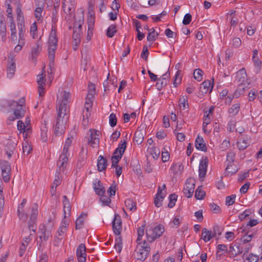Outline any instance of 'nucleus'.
Segmentation results:
<instances>
[{
	"mask_svg": "<svg viewBox=\"0 0 262 262\" xmlns=\"http://www.w3.org/2000/svg\"><path fill=\"white\" fill-rule=\"evenodd\" d=\"M58 39L56 31L52 26V29L49 35L48 40V58L49 60V66L51 70V73L54 68L55 54L57 49Z\"/></svg>",
	"mask_w": 262,
	"mask_h": 262,
	"instance_id": "obj_1",
	"label": "nucleus"
},
{
	"mask_svg": "<svg viewBox=\"0 0 262 262\" xmlns=\"http://www.w3.org/2000/svg\"><path fill=\"white\" fill-rule=\"evenodd\" d=\"M137 244L135 254L137 259L144 261L150 252V246L145 241Z\"/></svg>",
	"mask_w": 262,
	"mask_h": 262,
	"instance_id": "obj_2",
	"label": "nucleus"
},
{
	"mask_svg": "<svg viewBox=\"0 0 262 262\" xmlns=\"http://www.w3.org/2000/svg\"><path fill=\"white\" fill-rule=\"evenodd\" d=\"M165 231L163 226L159 225L154 229H146V235L148 241L152 243L162 236Z\"/></svg>",
	"mask_w": 262,
	"mask_h": 262,
	"instance_id": "obj_3",
	"label": "nucleus"
},
{
	"mask_svg": "<svg viewBox=\"0 0 262 262\" xmlns=\"http://www.w3.org/2000/svg\"><path fill=\"white\" fill-rule=\"evenodd\" d=\"M31 209V214L28 221V228L30 231L35 232L36 229V222L38 215V205L36 203H34Z\"/></svg>",
	"mask_w": 262,
	"mask_h": 262,
	"instance_id": "obj_4",
	"label": "nucleus"
},
{
	"mask_svg": "<svg viewBox=\"0 0 262 262\" xmlns=\"http://www.w3.org/2000/svg\"><path fill=\"white\" fill-rule=\"evenodd\" d=\"M70 94L69 92L67 91L63 92L62 99L59 104L58 108H57V111L63 112V116L62 118L67 116V112H68L67 104L70 102Z\"/></svg>",
	"mask_w": 262,
	"mask_h": 262,
	"instance_id": "obj_5",
	"label": "nucleus"
},
{
	"mask_svg": "<svg viewBox=\"0 0 262 262\" xmlns=\"http://www.w3.org/2000/svg\"><path fill=\"white\" fill-rule=\"evenodd\" d=\"M194 187V180L191 178L187 179L183 189V192L186 197L189 198L192 196Z\"/></svg>",
	"mask_w": 262,
	"mask_h": 262,
	"instance_id": "obj_6",
	"label": "nucleus"
},
{
	"mask_svg": "<svg viewBox=\"0 0 262 262\" xmlns=\"http://www.w3.org/2000/svg\"><path fill=\"white\" fill-rule=\"evenodd\" d=\"M122 221L118 214H115L112 222V228L114 233L116 235H119L122 231Z\"/></svg>",
	"mask_w": 262,
	"mask_h": 262,
	"instance_id": "obj_7",
	"label": "nucleus"
},
{
	"mask_svg": "<svg viewBox=\"0 0 262 262\" xmlns=\"http://www.w3.org/2000/svg\"><path fill=\"white\" fill-rule=\"evenodd\" d=\"M15 106L16 108L13 110V114L15 116V118L20 119L23 118L25 114V108L23 107L22 104H19L16 101H13L10 104V106Z\"/></svg>",
	"mask_w": 262,
	"mask_h": 262,
	"instance_id": "obj_8",
	"label": "nucleus"
},
{
	"mask_svg": "<svg viewBox=\"0 0 262 262\" xmlns=\"http://www.w3.org/2000/svg\"><path fill=\"white\" fill-rule=\"evenodd\" d=\"M90 138L89 139V143L93 147L98 146L99 143V132L96 129H90Z\"/></svg>",
	"mask_w": 262,
	"mask_h": 262,
	"instance_id": "obj_9",
	"label": "nucleus"
},
{
	"mask_svg": "<svg viewBox=\"0 0 262 262\" xmlns=\"http://www.w3.org/2000/svg\"><path fill=\"white\" fill-rule=\"evenodd\" d=\"M76 255L79 262L86 261V248L83 244H80L76 250Z\"/></svg>",
	"mask_w": 262,
	"mask_h": 262,
	"instance_id": "obj_10",
	"label": "nucleus"
},
{
	"mask_svg": "<svg viewBox=\"0 0 262 262\" xmlns=\"http://www.w3.org/2000/svg\"><path fill=\"white\" fill-rule=\"evenodd\" d=\"M17 143L15 141L9 140L5 145V150L9 159H10L15 149Z\"/></svg>",
	"mask_w": 262,
	"mask_h": 262,
	"instance_id": "obj_11",
	"label": "nucleus"
},
{
	"mask_svg": "<svg viewBox=\"0 0 262 262\" xmlns=\"http://www.w3.org/2000/svg\"><path fill=\"white\" fill-rule=\"evenodd\" d=\"M15 63L14 57L12 56H9L8 61L7 65V76L9 78H11L14 75L15 72Z\"/></svg>",
	"mask_w": 262,
	"mask_h": 262,
	"instance_id": "obj_12",
	"label": "nucleus"
},
{
	"mask_svg": "<svg viewBox=\"0 0 262 262\" xmlns=\"http://www.w3.org/2000/svg\"><path fill=\"white\" fill-rule=\"evenodd\" d=\"M45 75L42 73L39 74L38 75L37 78V83L38 85V91L39 96L41 97L44 95L45 91H44V85H45V82L46 81V78H45Z\"/></svg>",
	"mask_w": 262,
	"mask_h": 262,
	"instance_id": "obj_13",
	"label": "nucleus"
},
{
	"mask_svg": "<svg viewBox=\"0 0 262 262\" xmlns=\"http://www.w3.org/2000/svg\"><path fill=\"white\" fill-rule=\"evenodd\" d=\"M160 63L162 64V67L160 69V73H162V70L164 69L165 70L167 69V71L160 78L163 79H167L170 77V72H169V65L168 64V61L167 58L161 59Z\"/></svg>",
	"mask_w": 262,
	"mask_h": 262,
	"instance_id": "obj_14",
	"label": "nucleus"
},
{
	"mask_svg": "<svg viewBox=\"0 0 262 262\" xmlns=\"http://www.w3.org/2000/svg\"><path fill=\"white\" fill-rule=\"evenodd\" d=\"M93 188L95 193L99 196H102L105 193V188L100 180H95V183H93Z\"/></svg>",
	"mask_w": 262,
	"mask_h": 262,
	"instance_id": "obj_15",
	"label": "nucleus"
},
{
	"mask_svg": "<svg viewBox=\"0 0 262 262\" xmlns=\"http://www.w3.org/2000/svg\"><path fill=\"white\" fill-rule=\"evenodd\" d=\"M212 81H214V78L212 79ZM213 86V82L212 83L210 81L207 80H205L202 84L200 86V91L203 94H206L208 91L211 92L212 90Z\"/></svg>",
	"mask_w": 262,
	"mask_h": 262,
	"instance_id": "obj_16",
	"label": "nucleus"
},
{
	"mask_svg": "<svg viewBox=\"0 0 262 262\" xmlns=\"http://www.w3.org/2000/svg\"><path fill=\"white\" fill-rule=\"evenodd\" d=\"M208 164V159L206 157L205 159H202L199 165V177L200 178H203L205 177L207 167Z\"/></svg>",
	"mask_w": 262,
	"mask_h": 262,
	"instance_id": "obj_17",
	"label": "nucleus"
},
{
	"mask_svg": "<svg viewBox=\"0 0 262 262\" xmlns=\"http://www.w3.org/2000/svg\"><path fill=\"white\" fill-rule=\"evenodd\" d=\"M73 49L74 50H77L81 42V34L80 32H78L76 30H74L73 33Z\"/></svg>",
	"mask_w": 262,
	"mask_h": 262,
	"instance_id": "obj_18",
	"label": "nucleus"
},
{
	"mask_svg": "<svg viewBox=\"0 0 262 262\" xmlns=\"http://www.w3.org/2000/svg\"><path fill=\"white\" fill-rule=\"evenodd\" d=\"M125 137L126 139H124L123 142L121 141L122 143H120L118 145V147L114 150L113 155H121L122 157L126 148L127 135H126Z\"/></svg>",
	"mask_w": 262,
	"mask_h": 262,
	"instance_id": "obj_19",
	"label": "nucleus"
},
{
	"mask_svg": "<svg viewBox=\"0 0 262 262\" xmlns=\"http://www.w3.org/2000/svg\"><path fill=\"white\" fill-rule=\"evenodd\" d=\"M79 15L78 18H77V16H75L74 29L81 32V27L84 21V17L82 13H80Z\"/></svg>",
	"mask_w": 262,
	"mask_h": 262,
	"instance_id": "obj_20",
	"label": "nucleus"
},
{
	"mask_svg": "<svg viewBox=\"0 0 262 262\" xmlns=\"http://www.w3.org/2000/svg\"><path fill=\"white\" fill-rule=\"evenodd\" d=\"M250 144V140L247 137H241L238 139L237 146L239 150H244Z\"/></svg>",
	"mask_w": 262,
	"mask_h": 262,
	"instance_id": "obj_21",
	"label": "nucleus"
},
{
	"mask_svg": "<svg viewBox=\"0 0 262 262\" xmlns=\"http://www.w3.org/2000/svg\"><path fill=\"white\" fill-rule=\"evenodd\" d=\"M195 146L198 150H201L203 151H207V147L203 138L199 136H198L195 139Z\"/></svg>",
	"mask_w": 262,
	"mask_h": 262,
	"instance_id": "obj_22",
	"label": "nucleus"
},
{
	"mask_svg": "<svg viewBox=\"0 0 262 262\" xmlns=\"http://www.w3.org/2000/svg\"><path fill=\"white\" fill-rule=\"evenodd\" d=\"M230 249V251L232 252V254L235 256L239 255L243 252V247H241V244L238 243L231 244Z\"/></svg>",
	"mask_w": 262,
	"mask_h": 262,
	"instance_id": "obj_23",
	"label": "nucleus"
},
{
	"mask_svg": "<svg viewBox=\"0 0 262 262\" xmlns=\"http://www.w3.org/2000/svg\"><path fill=\"white\" fill-rule=\"evenodd\" d=\"M107 166V160L100 155L99 156L97 162V170L98 171H102L106 169Z\"/></svg>",
	"mask_w": 262,
	"mask_h": 262,
	"instance_id": "obj_24",
	"label": "nucleus"
},
{
	"mask_svg": "<svg viewBox=\"0 0 262 262\" xmlns=\"http://www.w3.org/2000/svg\"><path fill=\"white\" fill-rule=\"evenodd\" d=\"M145 131L142 129H137L135 133L134 139L138 144H140L142 143L144 137Z\"/></svg>",
	"mask_w": 262,
	"mask_h": 262,
	"instance_id": "obj_25",
	"label": "nucleus"
},
{
	"mask_svg": "<svg viewBox=\"0 0 262 262\" xmlns=\"http://www.w3.org/2000/svg\"><path fill=\"white\" fill-rule=\"evenodd\" d=\"M88 214L85 213H81L76 221V229H80L84 222L85 219H86Z\"/></svg>",
	"mask_w": 262,
	"mask_h": 262,
	"instance_id": "obj_26",
	"label": "nucleus"
},
{
	"mask_svg": "<svg viewBox=\"0 0 262 262\" xmlns=\"http://www.w3.org/2000/svg\"><path fill=\"white\" fill-rule=\"evenodd\" d=\"M41 46L42 43L40 38L39 40L37 41L36 47L33 48L32 49L31 55L32 59H33L38 55L39 53H40L41 50Z\"/></svg>",
	"mask_w": 262,
	"mask_h": 262,
	"instance_id": "obj_27",
	"label": "nucleus"
},
{
	"mask_svg": "<svg viewBox=\"0 0 262 262\" xmlns=\"http://www.w3.org/2000/svg\"><path fill=\"white\" fill-rule=\"evenodd\" d=\"M38 233L40 234L39 238L40 239H43V240L46 241H47L51 236V232L49 231H46L44 225H42V228L40 227Z\"/></svg>",
	"mask_w": 262,
	"mask_h": 262,
	"instance_id": "obj_28",
	"label": "nucleus"
},
{
	"mask_svg": "<svg viewBox=\"0 0 262 262\" xmlns=\"http://www.w3.org/2000/svg\"><path fill=\"white\" fill-rule=\"evenodd\" d=\"M214 236L211 231L207 230L206 228L202 229V238L205 242H208Z\"/></svg>",
	"mask_w": 262,
	"mask_h": 262,
	"instance_id": "obj_29",
	"label": "nucleus"
},
{
	"mask_svg": "<svg viewBox=\"0 0 262 262\" xmlns=\"http://www.w3.org/2000/svg\"><path fill=\"white\" fill-rule=\"evenodd\" d=\"M68 161V158L67 155L63 154L60 155L57 162V165L59 166L60 170H61V168H62V170H63L64 168L66 166Z\"/></svg>",
	"mask_w": 262,
	"mask_h": 262,
	"instance_id": "obj_30",
	"label": "nucleus"
},
{
	"mask_svg": "<svg viewBox=\"0 0 262 262\" xmlns=\"http://www.w3.org/2000/svg\"><path fill=\"white\" fill-rule=\"evenodd\" d=\"M64 218L67 217V214L70 215L71 206L69 201H63Z\"/></svg>",
	"mask_w": 262,
	"mask_h": 262,
	"instance_id": "obj_31",
	"label": "nucleus"
},
{
	"mask_svg": "<svg viewBox=\"0 0 262 262\" xmlns=\"http://www.w3.org/2000/svg\"><path fill=\"white\" fill-rule=\"evenodd\" d=\"M63 116V113L62 112H59L57 111V116L56 120V124L55 126H59L60 127V126H64L63 124V119L64 118H62Z\"/></svg>",
	"mask_w": 262,
	"mask_h": 262,
	"instance_id": "obj_32",
	"label": "nucleus"
},
{
	"mask_svg": "<svg viewBox=\"0 0 262 262\" xmlns=\"http://www.w3.org/2000/svg\"><path fill=\"white\" fill-rule=\"evenodd\" d=\"M125 205L130 211H135L137 209L136 202L130 199H127L125 201Z\"/></svg>",
	"mask_w": 262,
	"mask_h": 262,
	"instance_id": "obj_33",
	"label": "nucleus"
},
{
	"mask_svg": "<svg viewBox=\"0 0 262 262\" xmlns=\"http://www.w3.org/2000/svg\"><path fill=\"white\" fill-rule=\"evenodd\" d=\"M238 168L233 163L228 164L226 168V171L227 173L232 175L235 174L238 171Z\"/></svg>",
	"mask_w": 262,
	"mask_h": 262,
	"instance_id": "obj_34",
	"label": "nucleus"
},
{
	"mask_svg": "<svg viewBox=\"0 0 262 262\" xmlns=\"http://www.w3.org/2000/svg\"><path fill=\"white\" fill-rule=\"evenodd\" d=\"M116 25H111L107 29L106 35L108 37H113L115 34L117 32V30L116 29Z\"/></svg>",
	"mask_w": 262,
	"mask_h": 262,
	"instance_id": "obj_35",
	"label": "nucleus"
},
{
	"mask_svg": "<svg viewBox=\"0 0 262 262\" xmlns=\"http://www.w3.org/2000/svg\"><path fill=\"white\" fill-rule=\"evenodd\" d=\"M240 109V104L238 103L234 104L228 110L229 114L233 116L237 115Z\"/></svg>",
	"mask_w": 262,
	"mask_h": 262,
	"instance_id": "obj_36",
	"label": "nucleus"
},
{
	"mask_svg": "<svg viewBox=\"0 0 262 262\" xmlns=\"http://www.w3.org/2000/svg\"><path fill=\"white\" fill-rule=\"evenodd\" d=\"M201 187L199 186L195 190V198L197 200H202L206 194L205 192L202 189Z\"/></svg>",
	"mask_w": 262,
	"mask_h": 262,
	"instance_id": "obj_37",
	"label": "nucleus"
},
{
	"mask_svg": "<svg viewBox=\"0 0 262 262\" xmlns=\"http://www.w3.org/2000/svg\"><path fill=\"white\" fill-rule=\"evenodd\" d=\"M177 198L178 195L175 193H172L169 195L168 199L169 200V203L168 204V207L169 208H172L174 207L177 200Z\"/></svg>",
	"mask_w": 262,
	"mask_h": 262,
	"instance_id": "obj_38",
	"label": "nucleus"
},
{
	"mask_svg": "<svg viewBox=\"0 0 262 262\" xmlns=\"http://www.w3.org/2000/svg\"><path fill=\"white\" fill-rule=\"evenodd\" d=\"M1 168L2 172H5L7 171H11V168L9 163L7 161H4L1 162Z\"/></svg>",
	"mask_w": 262,
	"mask_h": 262,
	"instance_id": "obj_39",
	"label": "nucleus"
},
{
	"mask_svg": "<svg viewBox=\"0 0 262 262\" xmlns=\"http://www.w3.org/2000/svg\"><path fill=\"white\" fill-rule=\"evenodd\" d=\"M116 243L114 246L116 250L120 253L122 248V238L121 236L118 237V238H116Z\"/></svg>",
	"mask_w": 262,
	"mask_h": 262,
	"instance_id": "obj_40",
	"label": "nucleus"
},
{
	"mask_svg": "<svg viewBox=\"0 0 262 262\" xmlns=\"http://www.w3.org/2000/svg\"><path fill=\"white\" fill-rule=\"evenodd\" d=\"M144 227H145V226L143 225L141 227L138 228V229L137 230L138 237H137V239L136 240V243H141L142 242H141L142 238V237H143V236L144 235Z\"/></svg>",
	"mask_w": 262,
	"mask_h": 262,
	"instance_id": "obj_41",
	"label": "nucleus"
},
{
	"mask_svg": "<svg viewBox=\"0 0 262 262\" xmlns=\"http://www.w3.org/2000/svg\"><path fill=\"white\" fill-rule=\"evenodd\" d=\"M17 215L19 220L26 222L28 219V214L25 212L24 209L20 208L17 209Z\"/></svg>",
	"mask_w": 262,
	"mask_h": 262,
	"instance_id": "obj_42",
	"label": "nucleus"
},
{
	"mask_svg": "<svg viewBox=\"0 0 262 262\" xmlns=\"http://www.w3.org/2000/svg\"><path fill=\"white\" fill-rule=\"evenodd\" d=\"M253 236L252 233L250 234L249 232H247L242 237H241V241L243 244L247 243L251 241Z\"/></svg>",
	"mask_w": 262,
	"mask_h": 262,
	"instance_id": "obj_43",
	"label": "nucleus"
},
{
	"mask_svg": "<svg viewBox=\"0 0 262 262\" xmlns=\"http://www.w3.org/2000/svg\"><path fill=\"white\" fill-rule=\"evenodd\" d=\"M203 71L200 69H196L194 71L193 77L194 78L198 81H200L203 79Z\"/></svg>",
	"mask_w": 262,
	"mask_h": 262,
	"instance_id": "obj_44",
	"label": "nucleus"
},
{
	"mask_svg": "<svg viewBox=\"0 0 262 262\" xmlns=\"http://www.w3.org/2000/svg\"><path fill=\"white\" fill-rule=\"evenodd\" d=\"M95 93V86L94 84L91 83L88 85V94L87 97L89 99L93 97Z\"/></svg>",
	"mask_w": 262,
	"mask_h": 262,
	"instance_id": "obj_45",
	"label": "nucleus"
},
{
	"mask_svg": "<svg viewBox=\"0 0 262 262\" xmlns=\"http://www.w3.org/2000/svg\"><path fill=\"white\" fill-rule=\"evenodd\" d=\"M122 156L121 155H113L112 157V167L115 168V167L118 166V164L122 158Z\"/></svg>",
	"mask_w": 262,
	"mask_h": 262,
	"instance_id": "obj_46",
	"label": "nucleus"
},
{
	"mask_svg": "<svg viewBox=\"0 0 262 262\" xmlns=\"http://www.w3.org/2000/svg\"><path fill=\"white\" fill-rule=\"evenodd\" d=\"M68 2L67 0H63L62 3V8L64 12L67 14H70L71 12L72 9L73 8V6L67 5Z\"/></svg>",
	"mask_w": 262,
	"mask_h": 262,
	"instance_id": "obj_47",
	"label": "nucleus"
},
{
	"mask_svg": "<svg viewBox=\"0 0 262 262\" xmlns=\"http://www.w3.org/2000/svg\"><path fill=\"white\" fill-rule=\"evenodd\" d=\"M253 60L254 62L255 66L257 67H259L261 64V61L258 59V51L257 50H254L253 51V56H252Z\"/></svg>",
	"mask_w": 262,
	"mask_h": 262,
	"instance_id": "obj_48",
	"label": "nucleus"
},
{
	"mask_svg": "<svg viewBox=\"0 0 262 262\" xmlns=\"http://www.w3.org/2000/svg\"><path fill=\"white\" fill-rule=\"evenodd\" d=\"M158 34L156 33L155 30L153 29V31L149 32L147 36V40L149 41L154 42L156 40V38Z\"/></svg>",
	"mask_w": 262,
	"mask_h": 262,
	"instance_id": "obj_49",
	"label": "nucleus"
},
{
	"mask_svg": "<svg viewBox=\"0 0 262 262\" xmlns=\"http://www.w3.org/2000/svg\"><path fill=\"white\" fill-rule=\"evenodd\" d=\"M117 123V119L116 115L114 113H112L109 116V123L111 127H114L116 125Z\"/></svg>",
	"mask_w": 262,
	"mask_h": 262,
	"instance_id": "obj_50",
	"label": "nucleus"
},
{
	"mask_svg": "<svg viewBox=\"0 0 262 262\" xmlns=\"http://www.w3.org/2000/svg\"><path fill=\"white\" fill-rule=\"evenodd\" d=\"M117 185L115 183V182H114L111 186L107 190V193L109 194L110 197H111L112 196H114L116 193V191L117 190L116 188Z\"/></svg>",
	"mask_w": 262,
	"mask_h": 262,
	"instance_id": "obj_51",
	"label": "nucleus"
},
{
	"mask_svg": "<svg viewBox=\"0 0 262 262\" xmlns=\"http://www.w3.org/2000/svg\"><path fill=\"white\" fill-rule=\"evenodd\" d=\"M187 98L186 97H183L181 98L179 100L180 102V107L181 108H183V110L186 109L188 107V103L187 102Z\"/></svg>",
	"mask_w": 262,
	"mask_h": 262,
	"instance_id": "obj_52",
	"label": "nucleus"
},
{
	"mask_svg": "<svg viewBox=\"0 0 262 262\" xmlns=\"http://www.w3.org/2000/svg\"><path fill=\"white\" fill-rule=\"evenodd\" d=\"M17 26L19 31V35L24 34L26 31L24 20H21V22H18Z\"/></svg>",
	"mask_w": 262,
	"mask_h": 262,
	"instance_id": "obj_53",
	"label": "nucleus"
},
{
	"mask_svg": "<svg viewBox=\"0 0 262 262\" xmlns=\"http://www.w3.org/2000/svg\"><path fill=\"white\" fill-rule=\"evenodd\" d=\"M235 194H232L231 195L227 196L226 198V204L228 206H230L233 204L235 202Z\"/></svg>",
	"mask_w": 262,
	"mask_h": 262,
	"instance_id": "obj_54",
	"label": "nucleus"
},
{
	"mask_svg": "<svg viewBox=\"0 0 262 262\" xmlns=\"http://www.w3.org/2000/svg\"><path fill=\"white\" fill-rule=\"evenodd\" d=\"M221 251H224L225 252H228L227 246L225 245L220 244L217 247V252L216 255H221L222 253H220Z\"/></svg>",
	"mask_w": 262,
	"mask_h": 262,
	"instance_id": "obj_55",
	"label": "nucleus"
},
{
	"mask_svg": "<svg viewBox=\"0 0 262 262\" xmlns=\"http://www.w3.org/2000/svg\"><path fill=\"white\" fill-rule=\"evenodd\" d=\"M235 154L234 152L229 151L227 154V161L228 164L233 163L235 159Z\"/></svg>",
	"mask_w": 262,
	"mask_h": 262,
	"instance_id": "obj_56",
	"label": "nucleus"
},
{
	"mask_svg": "<svg viewBox=\"0 0 262 262\" xmlns=\"http://www.w3.org/2000/svg\"><path fill=\"white\" fill-rule=\"evenodd\" d=\"M182 166L181 164H173L171 167V169L173 173L174 174H177L178 173V170H179L180 172L182 170Z\"/></svg>",
	"mask_w": 262,
	"mask_h": 262,
	"instance_id": "obj_57",
	"label": "nucleus"
},
{
	"mask_svg": "<svg viewBox=\"0 0 262 262\" xmlns=\"http://www.w3.org/2000/svg\"><path fill=\"white\" fill-rule=\"evenodd\" d=\"M91 107V104L86 101L85 102L84 108L85 109L86 113L85 115H83V121H84L85 119H88L89 116L90 115L89 113V107Z\"/></svg>",
	"mask_w": 262,
	"mask_h": 262,
	"instance_id": "obj_58",
	"label": "nucleus"
},
{
	"mask_svg": "<svg viewBox=\"0 0 262 262\" xmlns=\"http://www.w3.org/2000/svg\"><path fill=\"white\" fill-rule=\"evenodd\" d=\"M246 259L248 260V262H257L259 259V257L251 253L249 254Z\"/></svg>",
	"mask_w": 262,
	"mask_h": 262,
	"instance_id": "obj_59",
	"label": "nucleus"
},
{
	"mask_svg": "<svg viewBox=\"0 0 262 262\" xmlns=\"http://www.w3.org/2000/svg\"><path fill=\"white\" fill-rule=\"evenodd\" d=\"M17 129L20 131V133H23V135L25 136L26 125H25V123L21 120L17 121Z\"/></svg>",
	"mask_w": 262,
	"mask_h": 262,
	"instance_id": "obj_60",
	"label": "nucleus"
},
{
	"mask_svg": "<svg viewBox=\"0 0 262 262\" xmlns=\"http://www.w3.org/2000/svg\"><path fill=\"white\" fill-rule=\"evenodd\" d=\"M164 198V195L156 196L155 201L154 204L157 207H160L162 206V202Z\"/></svg>",
	"mask_w": 262,
	"mask_h": 262,
	"instance_id": "obj_61",
	"label": "nucleus"
},
{
	"mask_svg": "<svg viewBox=\"0 0 262 262\" xmlns=\"http://www.w3.org/2000/svg\"><path fill=\"white\" fill-rule=\"evenodd\" d=\"M149 54V52L148 51L147 47L146 46H144L143 47L142 52L141 54V57L143 58L145 61L147 60L148 56Z\"/></svg>",
	"mask_w": 262,
	"mask_h": 262,
	"instance_id": "obj_62",
	"label": "nucleus"
},
{
	"mask_svg": "<svg viewBox=\"0 0 262 262\" xmlns=\"http://www.w3.org/2000/svg\"><path fill=\"white\" fill-rule=\"evenodd\" d=\"M41 139L43 142L47 140V128L46 126H43L41 129Z\"/></svg>",
	"mask_w": 262,
	"mask_h": 262,
	"instance_id": "obj_63",
	"label": "nucleus"
},
{
	"mask_svg": "<svg viewBox=\"0 0 262 262\" xmlns=\"http://www.w3.org/2000/svg\"><path fill=\"white\" fill-rule=\"evenodd\" d=\"M32 148L27 142H26L25 144H23V150L24 154L26 153L27 155L30 154Z\"/></svg>",
	"mask_w": 262,
	"mask_h": 262,
	"instance_id": "obj_64",
	"label": "nucleus"
}]
</instances>
